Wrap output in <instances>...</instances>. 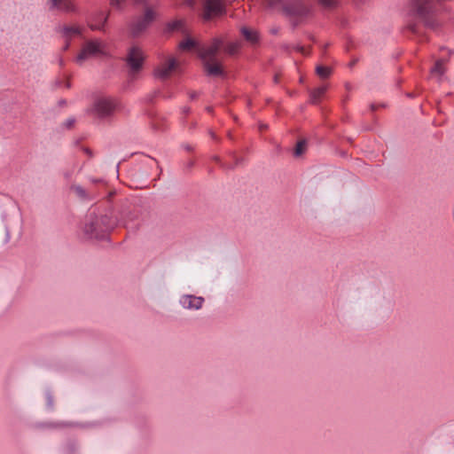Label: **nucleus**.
<instances>
[{"instance_id": "ea45409f", "label": "nucleus", "mask_w": 454, "mask_h": 454, "mask_svg": "<svg viewBox=\"0 0 454 454\" xmlns=\"http://www.w3.org/2000/svg\"><path fill=\"white\" fill-rule=\"evenodd\" d=\"M210 136H211V137H212V138H214V139H215V138H216L215 134L214 132H212V131H210Z\"/></svg>"}, {"instance_id": "a19ab883", "label": "nucleus", "mask_w": 454, "mask_h": 454, "mask_svg": "<svg viewBox=\"0 0 454 454\" xmlns=\"http://www.w3.org/2000/svg\"><path fill=\"white\" fill-rule=\"evenodd\" d=\"M206 110H207V112H208V113H212V107H211V106H207V107L206 108Z\"/></svg>"}, {"instance_id": "cd10ccee", "label": "nucleus", "mask_w": 454, "mask_h": 454, "mask_svg": "<svg viewBox=\"0 0 454 454\" xmlns=\"http://www.w3.org/2000/svg\"><path fill=\"white\" fill-rule=\"evenodd\" d=\"M74 122H75V119L71 117V118H68L67 120H66V121L64 122V126L67 129H71L74 125Z\"/></svg>"}, {"instance_id": "c9c22d12", "label": "nucleus", "mask_w": 454, "mask_h": 454, "mask_svg": "<svg viewBox=\"0 0 454 454\" xmlns=\"http://www.w3.org/2000/svg\"><path fill=\"white\" fill-rule=\"evenodd\" d=\"M66 41H67L66 44L63 47L64 51H67L69 48V46H70V41L69 40H66Z\"/></svg>"}, {"instance_id": "1a4fd4ad", "label": "nucleus", "mask_w": 454, "mask_h": 454, "mask_svg": "<svg viewBox=\"0 0 454 454\" xmlns=\"http://www.w3.org/2000/svg\"><path fill=\"white\" fill-rule=\"evenodd\" d=\"M223 40L215 37L207 47H201L199 50V57L203 60H216V55L223 46Z\"/></svg>"}, {"instance_id": "0eeeda50", "label": "nucleus", "mask_w": 454, "mask_h": 454, "mask_svg": "<svg viewBox=\"0 0 454 454\" xmlns=\"http://www.w3.org/2000/svg\"><path fill=\"white\" fill-rule=\"evenodd\" d=\"M145 57L141 49L132 46L128 52L126 62L130 69V75H134L140 71L143 66Z\"/></svg>"}, {"instance_id": "5701e85b", "label": "nucleus", "mask_w": 454, "mask_h": 454, "mask_svg": "<svg viewBox=\"0 0 454 454\" xmlns=\"http://www.w3.org/2000/svg\"><path fill=\"white\" fill-rule=\"evenodd\" d=\"M197 45L198 43L195 40L192 38H186L179 43V49L183 51H189Z\"/></svg>"}, {"instance_id": "c03bdc74", "label": "nucleus", "mask_w": 454, "mask_h": 454, "mask_svg": "<svg viewBox=\"0 0 454 454\" xmlns=\"http://www.w3.org/2000/svg\"><path fill=\"white\" fill-rule=\"evenodd\" d=\"M59 104H60V105H65V104H66V100H61V101H59Z\"/></svg>"}, {"instance_id": "39448f33", "label": "nucleus", "mask_w": 454, "mask_h": 454, "mask_svg": "<svg viewBox=\"0 0 454 454\" xmlns=\"http://www.w3.org/2000/svg\"><path fill=\"white\" fill-rule=\"evenodd\" d=\"M155 17V12L152 8L146 7L144 14L136 17L129 24V30L132 36L137 37L145 32L153 22Z\"/></svg>"}, {"instance_id": "72a5a7b5", "label": "nucleus", "mask_w": 454, "mask_h": 454, "mask_svg": "<svg viewBox=\"0 0 454 454\" xmlns=\"http://www.w3.org/2000/svg\"><path fill=\"white\" fill-rule=\"evenodd\" d=\"M189 97L192 100H193L198 97V93L196 91H192L189 94Z\"/></svg>"}, {"instance_id": "412c9836", "label": "nucleus", "mask_w": 454, "mask_h": 454, "mask_svg": "<svg viewBox=\"0 0 454 454\" xmlns=\"http://www.w3.org/2000/svg\"><path fill=\"white\" fill-rule=\"evenodd\" d=\"M332 68L326 66L318 65L316 67V74L321 79H327L332 74Z\"/></svg>"}, {"instance_id": "423d86ee", "label": "nucleus", "mask_w": 454, "mask_h": 454, "mask_svg": "<svg viewBox=\"0 0 454 454\" xmlns=\"http://www.w3.org/2000/svg\"><path fill=\"white\" fill-rule=\"evenodd\" d=\"M105 48L106 44L102 40H89L83 44L81 52L77 55L76 62L82 64L90 58L105 55Z\"/></svg>"}, {"instance_id": "dca6fc26", "label": "nucleus", "mask_w": 454, "mask_h": 454, "mask_svg": "<svg viewBox=\"0 0 454 454\" xmlns=\"http://www.w3.org/2000/svg\"><path fill=\"white\" fill-rule=\"evenodd\" d=\"M215 61L216 60L203 61L206 73L209 76H221L223 74V70L221 65L216 63Z\"/></svg>"}, {"instance_id": "2f4dec72", "label": "nucleus", "mask_w": 454, "mask_h": 454, "mask_svg": "<svg viewBox=\"0 0 454 454\" xmlns=\"http://www.w3.org/2000/svg\"><path fill=\"white\" fill-rule=\"evenodd\" d=\"M83 152L89 156V158L93 157V153L90 148L84 147Z\"/></svg>"}, {"instance_id": "473e14b6", "label": "nucleus", "mask_w": 454, "mask_h": 454, "mask_svg": "<svg viewBox=\"0 0 454 454\" xmlns=\"http://www.w3.org/2000/svg\"><path fill=\"white\" fill-rule=\"evenodd\" d=\"M90 181L93 184H99V183H103V180L102 179H99V178H90Z\"/></svg>"}, {"instance_id": "37998d69", "label": "nucleus", "mask_w": 454, "mask_h": 454, "mask_svg": "<svg viewBox=\"0 0 454 454\" xmlns=\"http://www.w3.org/2000/svg\"><path fill=\"white\" fill-rule=\"evenodd\" d=\"M66 87H67V88H70V83H69V82H66Z\"/></svg>"}, {"instance_id": "2eb2a0df", "label": "nucleus", "mask_w": 454, "mask_h": 454, "mask_svg": "<svg viewBox=\"0 0 454 454\" xmlns=\"http://www.w3.org/2000/svg\"><path fill=\"white\" fill-rule=\"evenodd\" d=\"M445 66L446 60L444 59L436 60L434 67L430 70L431 77L434 78L437 82H441L446 71Z\"/></svg>"}, {"instance_id": "6ab92c4d", "label": "nucleus", "mask_w": 454, "mask_h": 454, "mask_svg": "<svg viewBox=\"0 0 454 454\" xmlns=\"http://www.w3.org/2000/svg\"><path fill=\"white\" fill-rule=\"evenodd\" d=\"M71 189L75 192V194L83 200H91L94 199L92 195H90L83 187L81 185H72Z\"/></svg>"}, {"instance_id": "a18cd8bd", "label": "nucleus", "mask_w": 454, "mask_h": 454, "mask_svg": "<svg viewBox=\"0 0 454 454\" xmlns=\"http://www.w3.org/2000/svg\"><path fill=\"white\" fill-rule=\"evenodd\" d=\"M274 82H275L276 83L278 82V76H277V75L274 77Z\"/></svg>"}, {"instance_id": "f3484780", "label": "nucleus", "mask_w": 454, "mask_h": 454, "mask_svg": "<svg viewBox=\"0 0 454 454\" xmlns=\"http://www.w3.org/2000/svg\"><path fill=\"white\" fill-rule=\"evenodd\" d=\"M59 32L66 40H71L72 37L82 35V29L76 26H63Z\"/></svg>"}, {"instance_id": "c756f323", "label": "nucleus", "mask_w": 454, "mask_h": 454, "mask_svg": "<svg viewBox=\"0 0 454 454\" xmlns=\"http://www.w3.org/2000/svg\"><path fill=\"white\" fill-rule=\"evenodd\" d=\"M269 8L273 9L277 6L278 0H266Z\"/></svg>"}, {"instance_id": "f8f14e48", "label": "nucleus", "mask_w": 454, "mask_h": 454, "mask_svg": "<svg viewBox=\"0 0 454 454\" xmlns=\"http://www.w3.org/2000/svg\"><path fill=\"white\" fill-rule=\"evenodd\" d=\"M240 34L244 39L252 46L259 44L261 37L257 30L249 28L247 27H241L239 29Z\"/></svg>"}, {"instance_id": "a878e982", "label": "nucleus", "mask_w": 454, "mask_h": 454, "mask_svg": "<svg viewBox=\"0 0 454 454\" xmlns=\"http://www.w3.org/2000/svg\"><path fill=\"white\" fill-rule=\"evenodd\" d=\"M233 159H234V163L233 164L223 165V168H227V169H233L234 168H236V167H238L239 165L241 164V162H242V159L241 158H239V157L233 155Z\"/></svg>"}, {"instance_id": "20e7f679", "label": "nucleus", "mask_w": 454, "mask_h": 454, "mask_svg": "<svg viewBox=\"0 0 454 454\" xmlns=\"http://www.w3.org/2000/svg\"><path fill=\"white\" fill-rule=\"evenodd\" d=\"M119 106L117 99L109 97L97 98L90 109L91 113L99 119H105L113 115Z\"/></svg>"}, {"instance_id": "7ed1b4c3", "label": "nucleus", "mask_w": 454, "mask_h": 454, "mask_svg": "<svg viewBox=\"0 0 454 454\" xmlns=\"http://www.w3.org/2000/svg\"><path fill=\"white\" fill-rule=\"evenodd\" d=\"M284 15L293 20H299L309 12V7L304 0H278Z\"/></svg>"}, {"instance_id": "a211bd4d", "label": "nucleus", "mask_w": 454, "mask_h": 454, "mask_svg": "<svg viewBox=\"0 0 454 454\" xmlns=\"http://www.w3.org/2000/svg\"><path fill=\"white\" fill-rule=\"evenodd\" d=\"M327 90V86L325 84H322L317 88L312 90L309 93V101L311 104L317 105L320 102L321 98L324 96Z\"/></svg>"}, {"instance_id": "4c0bfd02", "label": "nucleus", "mask_w": 454, "mask_h": 454, "mask_svg": "<svg viewBox=\"0 0 454 454\" xmlns=\"http://www.w3.org/2000/svg\"><path fill=\"white\" fill-rule=\"evenodd\" d=\"M184 148L186 151H189V152L193 150L192 146V145H184Z\"/></svg>"}, {"instance_id": "f704fd0d", "label": "nucleus", "mask_w": 454, "mask_h": 454, "mask_svg": "<svg viewBox=\"0 0 454 454\" xmlns=\"http://www.w3.org/2000/svg\"><path fill=\"white\" fill-rule=\"evenodd\" d=\"M182 112H183L184 114H188L191 112V108L189 106H184L182 109Z\"/></svg>"}, {"instance_id": "393cba45", "label": "nucleus", "mask_w": 454, "mask_h": 454, "mask_svg": "<svg viewBox=\"0 0 454 454\" xmlns=\"http://www.w3.org/2000/svg\"><path fill=\"white\" fill-rule=\"evenodd\" d=\"M307 149V142L306 140H300L296 144V146L294 148V155L295 157H299L304 153V152Z\"/></svg>"}, {"instance_id": "f03ea898", "label": "nucleus", "mask_w": 454, "mask_h": 454, "mask_svg": "<svg viewBox=\"0 0 454 454\" xmlns=\"http://www.w3.org/2000/svg\"><path fill=\"white\" fill-rule=\"evenodd\" d=\"M441 0H411V14L429 28L434 29L439 26L435 17L436 4Z\"/></svg>"}, {"instance_id": "bb28decb", "label": "nucleus", "mask_w": 454, "mask_h": 454, "mask_svg": "<svg viewBox=\"0 0 454 454\" xmlns=\"http://www.w3.org/2000/svg\"><path fill=\"white\" fill-rule=\"evenodd\" d=\"M318 2L325 7H333L337 4V0H318Z\"/></svg>"}, {"instance_id": "ddd939ff", "label": "nucleus", "mask_w": 454, "mask_h": 454, "mask_svg": "<svg viewBox=\"0 0 454 454\" xmlns=\"http://www.w3.org/2000/svg\"><path fill=\"white\" fill-rule=\"evenodd\" d=\"M107 20L108 14H106L104 12L100 11L96 12L91 17L89 26L92 30H103Z\"/></svg>"}, {"instance_id": "58836bf2", "label": "nucleus", "mask_w": 454, "mask_h": 454, "mask_svg": "<svg viewBox=\"0 0 454 454\" xmlns=\"http://www.w3.org/2000/svg\"><path fill=\"white\" fill-rule=\"evenodd\" d=\"M95 227H97L98 231L100 230V220L98 219V223L95 224Z\"/></svg>"}, {"instance_id": "b1692460", "label": "nucleus", "mask_w": 454, "mask_h": 454, "mask_svg": "<svg viewBox=\"0 0 454 454\" xmlns=\"http://www.w3.org/2000/svg\"><path fill=\"white\" fill-rule=\"evenodd\" d=\"M184 27V21L176 20L167 24V31L171 33L176 30H181Z\"/></svg>"}, {"instance_id": "6e6552de", "label": "nucleus", "mask_w": 454, "mask_h": 454, "mask_svg": "<svg viewBox=\"0 0 454 454\" xmlns=\"http://www.w3.org/2000/svg\"><path fill=\"white\" fill-rule=\"evenodd\" d=\"M225 12V7L223 0H206L203 5L202 18L208 21L215 17L223 15Z\"/></svg>"}, {"instance_id": "c85d7f7f", "label": "nucleus", "mask_w": 454, "mask_h": 454, "mask_svg": "<svg viewBox=\"0 0 454 454\" xmlns=\"http://www.w3.org/2000/svg\"><path fill=\"white\" fill-rule=\"evenodd\" d=\"M47 405L50 409L53 408V396L50 392L46 394Z\"/></svg>"}, {"instance_id": "e433bc0d", "label": "nucleus", "mask_w": 454, "mask_h": 454, "mask_svg": "<svg viewBox=\"0 0 454 454\" xmlns=\"http://www.w3.org/2000/svg\"><path fill=\"white\" fill-rule=\"evenodd\" d=\"M186 4H188L191 7H193L194 5V0H185Z\"/></svg>"}, {"instance_id": "9b49d317", "label": "nucleus", "mask_w": 454, "mask_h": 454, "mask_svg": "<svg viewBox=\"0 0 454 454\" xmlns=\"http://www.w3.org/2000/svg\"><path fill=\"white\" fill-rule=\"evenodd\" d=\"M204 299L200 296L192 294L183 295L180 299V303L184 309H199L202 307Z\"/></svg>"}, {"instance_id": "f257e3e1", "label": "nucleus", "mask_w": 454, "mask_h": 454, "mask_svg": "<svg viewBox=\"0 0 454 454\" xmlns=\"http://www.w3.org/2000/svg\"><path fill=\"white\" fill-rule=\"evenodd\" d=\"M116 225L117 220L111 214L97 215L90 213L84 225V233L90 239H106Z\"/></svg>"}, {"instance_id": "79ce46f5", "label": "nucleus", "mask_w": 454, "mask_h": 454, "mask_svg": "<svg viewBox=\"0 0 454 454\" xmlns=\"http://www.w3.org/2000/svg\"><path fill=\"white\" fill-rule=\"evenodd\" d=\"M193 166V161L190 160L188 162V168H192Z\"/></svg>"}, {"instance_id": "de8ad7c7", "label": "nucleus", "mask_w": 454, "mask_h": 454, "mask_svg": "<svg viewBox=\"0 0 454 454\" xmlns=\"http://www.w3.org/2000/svg\"><path fill=\"white\" fill-rule=\"evenodd\" d=\"M170 96H163V98H169Z\"/></svg>"}, {"instance_id": "4be33fe9", "label": "nucleus", "mask_w": 454, "mask_h": 454, "mask_svg": "<svg viewBox=\"0 0 454 454\" xmlns=\"http://www.w3.org/2000/svg\"><path fill=\"white\" fill-rule=\"evenodd\" d=\"M126 0H110V4L113 7H115L117 9H122V6ZM149 0H135V3L137 4H143L147 7Z\"/></svg>"}, {"instance_id": "9d476101", "label": "nucleus", "mask_w": 454, "mask_h": 454, "mask_svg": "<svg viewBox=\"0 0 454 454\" xmlns=\"http://www.w3.org/2000/svg\"><path fill=\"white\" fill-rule=\"evenodd\" d=\"M176 67V59L175 58H170L167 62L155 68L154 75L161 80H166L169 77L170 73L174 71Z\"/></svg>"}, {"instance_id": "4468645a", "label": "nucleus", "mask_w": 454, "mask_h": 454, "mask_svg": "<svg viewBox=\"0 0 454 454\" xmlns=\"http://www.w3.org/2000/svg\"><path fill=\"white\" fill-rule=\"evenodd\" d=\"M51 10H60L63 12H73L76 8L72 0H49Z\"/></svg>"}, {"instance_id": "7c9ffc66", "label": "nucleus", "mask_w": 454, "mask_h": 454, "mask_svg": "<svg viewBox=\"0 0 454 454\" xmlns=\"http://www.w3.org/2000/svg\"><path fill=\"white\" fill-rule=\"evenodd\" d=\"M408 28L413 33L418 32L417 26L415 24H411V23L408 24Z\"/></svg>"}, {"instance_id": "49530a36", "label": "nucleus", "mask_w": 454, "mask_h": 454, "mask_svg": "<svg viewBox=\"0 0 454 454\" xmlns=\"http://www.w3.org/2000/svg\"><path fill=\"white\" fill-rule=\"evenodd\" d=\"M214 160H216L217 162L220 161V159L218 157H215Z\"/></svg>"}, {"instance_id": "aec40b11", "label": "nucleus", "mask_w": 454, "mask_h": 454, "mask_svg": "<svg viewBox=\"0 0 454 454\" xmlns=\"http://www.w3.org/2000/svg\"><path fill=\"white\" fill-rule=\"evenodd\" d=\"M241 48V43L239 42V41H235V42H230L228 43L225 47H224V51L231 55V56H233V55H236L238 54V52L239 51Z\"/></svg>"}]
</instances>
